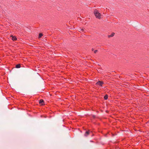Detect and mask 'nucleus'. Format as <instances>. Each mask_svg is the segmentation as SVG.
Here are the masks:
<instances>
[{
    "mask_svg": "<svg viewBox=\"0 0 149 149\" xmlns=\"http://www.w3.org/2000/svg\"><path fill=\"white\" fill-rule=\"evenodd\" d=\"M94 13L96 18L99 19H100L101 18V14L97 9L94 10Z\"/></svg>",
    "mask_w": 149,
    "mask_h": 149,
    "instance_id": "1",
    "label": "nucleus"
},
{
    "mask_svg": "<svg viewBox=\"0 0 149 149\" xmlns=\"http://www.w3.org/2000/svg\"><path fill=\"white\" fill-rule=\"evenodd\" d=\"M104 84V82L102 81H98L96 83V84L100 85V86H102L103 84Z\"/></svg>",
    "mask_w": 149,
    "mask_h": 149,
    "instance_id": "2",
    "label": "nucleus"
},
{
    "mask_svg": "<svg viewBox=\"0 0 149 149\" xmlns=\"http://www.w3.org/2000/svg\"><path fill=\"white\" fill-rule=\"evenodd\" d=\"M89 131L88 130L87 131H86L84 134V136H87L89 133Z\"/></svg>",
    "mask_w": 149,
    "mask_h": 149,
    "instance_id": "3",
    "label": "nucleus"
},
{
    "mask_svg": "<svg viewBox=\"0 0 149 149\" xmlns=\"http://www.w3.org/2000/svg\"><path fill=\"white\" fill-rule=\"evenodd\" d=\"M11 37H12V39L13 40H17V38H16V37L15 36H11Z\"/></svg>",
    "mask_w": 149,
    "mask_h": 149,
    "instance_id": "4",
    "label": "nucleus"
},
{
    "mask_svg": "<svg viewBox=\"0 0 149 149\" xmlns=\"http://www.w3.org/2000/svg\"><path fill=\"white\" fill-rule=\"evenodd\" d=\"M114 33H111V35L108 36V37L109 38H110L111 37H113L114 36Z\"/></svg>",
    "mask_w": 149,
    "mask_h": 149,
    "instance_id": "5",
    "label": "nucleus"
},
{
    "mask_svg": "<svg viewBox=\"0 0 149 149\" xmlns=\"http://www.w3.org/2000/svg\"><path fill=\"white\" fill-rule=\"evenodd\" d=\"M20 67V65L19 64H17L16 65V68H19Z\"/></svg>",
    "mask_w": 149,
    "mask_h": 149,
    "instance_id": "6",
    "label": "nucleus"
},
{
    "mask_svg": "<svg viewBox=\"0 0 149 149\" xmlns=\"http://www.w3.org/2000/svg\"><path fill=\"white\" fill-rule=\"evenodd\" d=\"M108 95H106L104 97V98L105 100H107L108 98Z\"/></svg>",
    "mask_w": 149,
    "mask_h": 149,
    "instance_id": "7",
    "label": "nucleus"
},
{
    "mask_svg": "<svg viewBox=\"0 0 149 149\" xmlns=\"http://www.w3.org/2000/svg\"><path fill=\"white\" fill-rule=\"evenodd\" d=\"M43 35L42 33H40L39 34V38H40Z\"/></svg>",
    "mask_w": 149,
    "mask_h": 149,
    "instance_id": "8",
    "label": "nucleus"
},
{
    "mask_svg": "<svg viewBox=\"0 0 149 149\" xmlns=\"http://www.w3.org/2000/svg\"><path fill=\"white\" fill-rule=\"evenodd\" d=\"M44 102V101H43V100H40L39 101V103H41L42 102Z\"/></svg>",
    "mask_w": 149,
    "mask_h": 149,
    "instance_id": "9",
    "label": "nucleus"
},
{
    "mask_svg": "<svg viewBox=\"0 0 149 149\" xmlns=\"http://www.w3.org/2000/svg\"><path fill=\"white\" fill-rule=\"evenodd\" d=\"M79 30L80 31H84V30L83 29H81V28H80Z\"/></svg>",
    "mask_w": 149,
    "mask_h": 149,
    "instance_id": "10",
    "label": "nucleus"
},
{
    "mask_svg": "<svg viewBox=\"0 0 149 149\" xmlns=\"http://www.w3.org/2000/svg\"><path fill=\"white\" fill-rule=\"evenodd\" d=\"M97 50H95L94 51V52L95 53H97Z\"/></svg>",
    "mask_w": 149,
    "mask_h": 149,
    "instance_id": "11",
    "label": "nucleus"
},
{
    "mask_svg": "<svg viewBox=\"0 0 149 149\" xmlns=\"http://www.w3.org/2000/svg\"><path fill=\"white\" fill-rule=\"evenodd\" d=\"M92 51H93V50H94V49H93V48H92Z\"/></svg>",
    "mask_w": 149,
    "mask_h": 149,
    "instance_id": "12",
    "label": "nucleus"
}]
</instances>
